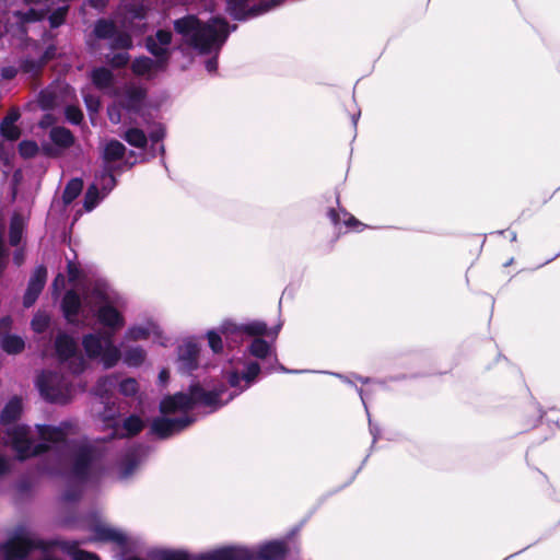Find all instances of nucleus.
I'll return each instance as SVG.
<instances>
[{"instance_id": "obj_1", "label": "nucleus", "mask_w": 560, "mask_h": 560, "mask_svg": "<svg viewBox=\"0 0 560 560\" xmlns=\"http://www.w3.org/2000/svg\"><path fill=\"white\" fill-rule=\"evenodd\" d=\"M21 411L22 402L14 397L0 415V424L8 425L0 432V442L11 446L19 459L50 453L55 464L48 470L52 474L66 472L78 483L86 482L102 471V458L106 451L103 444L71 440L69 436L74 432V427L70 422L57 427L37 424L34 429L28 425H11Z\"/></svg>"}, {"instance_id": "obj_2", "label": "nucleus", "mask_w": 560, "mask_h": 560, "mask_svg": "<svg viewBox=\"0 0 560 560\" xmlns=\"http://www.w3.org/2000/svg\"><path fill=\"white\" fill-rule=\"evenodd\" d=\"M259 373L260 365L257 362H249L243 374L235 371L226 373L228 383L233 388L231 393H228L224 385L210 390L199 385H191L189 393H177L165 397L160 404L162 416L153 419L151 432L161 439L179 433L194 422V419L188 416L191 408L200 405L210 408L211 411L219 409L248 388Z\"/></svg>"}, {"instance_id": "obj_3", "label": "nucleus", "mask_w": 560, "mask_h": 560, "mask_svg": "<svg viewBox=\"0 0 560 560\" xmlns=\"http://www.w3.org/2000/svg\"><path fill=\"white\" fill-rule=\"evenodd\" d=\"M83 302L100 324L110 330L83 336L82 347L88 358L98 360L105 369L115 366L120 359L130 368L140 366L147 358L142 347H128L121 352L113 341V334L125 325V318L118 311L122 306L121 298L106 284L96 282L84 292Z\"/></svg>"}, {"instance_id": "obj_4", "label": "nucleus", "mask_w": 560, "mask_h": 560, "mask_svg": "<svg viewBox=\"0 0 560 560\" xmlns=\"http://www.w3.org/2000/svg\"><path fill=\"white\" fill-rule=\"evenodd\" d=\"M174 28L183 42L199 54H214V57L208 59L205 65L207 71L213 73L218 68L217 56L236 26L230 27L229 23L219 16L203 23L195 15H187L176 20Z\"/></svg>"}, {"instance_id": "obj_5", "label": "nucleus", "mask_w": 560, "mask_h": 560, "mask_svg": "<svg viewBox=\"0 0 560 560\" xmlns=\"http://www.w3.org/2000/svg\"><path fill=\"white\" fill-rule=\"evenodd\" d=\"M285 547L281 541L261 545L257 550L242 546H231L208 552L190 556L183 550L162 549L156 551V560H280L284 557Z\"/></svg>"}, {"instance_id": "obj_6", "label": "nucleus", "mask_w": 560, "mask_h": 560, "mask_svg": "<svg viewBox=\"0 0 560 560\" xmlns=\"http://www.w3.org/2000/svg\"><path fill=\"white\" fill-rule=\"evenodd\" d=\"M69 375L44 371L37 377L36 385L40 395L50 402L66 404L74 394L84 390V385H74Z\"/></svg>"}, {"instance_id": "obj_7", "label": "nucleus", "mask_w": 560, "mask_h": 560, "mask_svg": "<svg viewBox=\"0 0 560 560\" xmlns=\"http://www.w3.org/2000/svg\"><path fill=\"white\" fill-rule=\"evenodd\" d=\"M115 102L108 107V118L113 124L126 122L125 115L137 114L142 107L145 91L136 83H127L117 92Z\"/></svg>"}, {"instance_id": "obj_8", "label": "nucleus", "mask_w": 560, "mask_h": 560, "mask_svg": "<svg viewBox=\"0 0 560 560\" xmlns=\"http://www.w3.org/2000/svg\"><path fill=\"white\" fill-rule=\"evenodd\" d=\"M55 350L61 366L67 369L71 376L74 377L86 369L88 362L80 352L75 339L68 334L57 335Z\"/></svg>"}, {"instance_id": "obj_9", "label": "nucleus", "mask_w": 560, "mask_h": 560, "mask_svg": "<svg viewBox=\"0 0 560 560\" xmlns=\"http://www.w3.org/2000/svg\"><path fill=\"white\" fill-rule=\"evenodd\" d=\"M28 4H34L22 14L25 22L40 21L48 16L51 27H58L65 22L68 7L59 5L52 10L55 0H24Z\"/></svg>"}, {"instance_id": "obj_10", "label": "nucleus", "mask_w": 560, "mask_h": 560, "mask_svg": "<svg viewBox=\"0 0 560 560\" xmlns=\"http://www.w3.org/2000/svg\"><path fill=\"white\" fill-rule=\"evenodd\" d=\"M93 34L97 39L108 42L112 49H129L132 47V38L127 30H120L112 20L100 19L95 22Z\"/></svg>"}, {"instance_id": "obj_11", "label": "nucleus", "mask_w": 560, "mask_h": 560, "mask_svg": "<svg viewBox=\"0 0 560 560\" xmlns=\"http://www.w3.org/2000/svg\"><path fill=\"white\" fill-rule=\"evenodd\" d=\"M36 548H43L42 541L30 533H21L2 544L0 550L4 560H25L27 555Z\"/></svg>"}, {"instance_id": "obj_12", "label": "nucleus", "mask_w": 560, "mask_h": 560, "mask_svg": "<svg viewBox=\"0 0 560 560\" xmlns=\"http://www.w3.org/2000/svg\"><path fill=\"white\" fill-rule=\"evenodd\" d=\"M220 332L225 338L229 347H235L243 342L244 336L267 335V325L262 322H252L246 325H237L232 322H224L220 326Z\"/></svg>"}, {"instance_id": "obj_13", "label": "nucleus", "mask_w": 560, "mask_h": 560, "mask_svg": "<svg viewBox=\"0 0 560 560\" xmlns=\"http://www.w3.org/2000/svg\"><path fill=\"white\" fill-rule=\"evenodd\" d=\"M282 0H261L259 5H252L253 0H226L229 13L236 20L257 16L281 3Z\"/></svg>"}, {"instance_id": "obj_14", "label": "nucleus", "mask_w": 560, "mask_h": 560, "mask_svg": "<svg viewBox=\"0 0 560 560\" xmlns=\"http://www.w3.org/2000/svg\"><path fill=\"white\" fill-rule=\"evenodd\" d=\"M1 136L13 142L21 137V129L15 125H7L5 122H1L0 126ZM14 156V147L12 143L5 144L3 142L0 143V161L2 162V173L3 176L7 177L11 172L12 165L11 160Z\"/></svg>"}, {"instance_id": "obj_15", "label": "nucleus", "mask_w": 560, "mask_h": 560, "mask_svg": "<svg viewBox=\"0 0 560 560\" xmlns=\"http://www.w3.org/2000/svg\"><path fill=\"white\" fill-rule=\"evenodd\" d=\"M199 347L192 340L178 346L177 370L182 374H191L199 366Z\"/></svg>"}, {"instance_id": "obj_16", "label": "nucleus", "mask_w": 560, "mask_h": 560, "mask_svg": "<svg viewBox=\"0 0 560 560\" xmlns=\"http://www.w3.org/2000/svg\"><path fill=\"white\" fill-rule=\"evenodd\" d=\"M61 307L63 315L69 324L77 326H89V324L85 322L81 299L75 291L70 290L65 294Z\"/></svg>"}, {"instance_id": "obj_17", "label": "nucleus", "mask_w": 560, "mask_h": 560, "mask_svg": "<svg viewBox=\"0 0 560 560\" xmlns=\"http://www.w3.org/2000/svg\"><path fill=\"white\" fill-rule=\"evenodd\" d=\"M124 16L121 24L124 28L132 32H143V22L147 19L148 8L140 2L125 3L122 5Z\"/></svg>"}, {"instance_id": "obj_18", "label": "nucleus", "mask_w": 560, "mask_h": 560, "mask_svg": "<svg viewBox=\"0 0 560 560\" xmlns=\"http://www.w3.org/2000/svg\"><path fill=\"white\" fill-rule=\"evenodd\" d=\"M12 319L3 317L0 319V348L8 354H18L25 348L24 339L11 332Z\"/></svg>"}, {"instance_id": "obj_19", "label": "nucleus", "mask_w": 560, "mask_h": 560, "mask_svg": "<svg viewBox=\"0 0 560 560\" xmlns=\"http://www.w3.org/2000/svg\"><path fill=\"white\" fill-rule=\"evenodd\" d=\"M49 138L54 145H43V150L48 156H59L74 143L73 135L65 127H54L49 132Z\"/></svg>"}, {"instance_id": "obj_20", "label": "nucleus", "mask_w": 560, "mask_h": 560, "mask_svg": "<svg viewBox=\"0 0 560 560\" xmlns=\"http://www.w3.org/2000/svg\"><path fill=\"white\" fill-rule=\"evenodd\" d=\"M172 33L166 30H159L154 35L148 36L145 46L156 58L167 63L171 54Z\"/></svg>"}, {"instance_id": "obj_21", "label": "nucleus", "mask_w": 560, "mask_h": 560, "mask_svg": "<svg viewBox=\"0 0 560 560\" xmlns=\"http://www.w3.org/2000/svg\"><path fill=\"white\" fill-rule=\"evenodd\" d=\"M47 270L44 266H38L28 282L24 294L23 304L25 307L32 306L37 300L46 282Z\"/></svg>"}, {"instance_id": "obj_22", "label": "nucleus", "mask_w": 560, "mask_h": 560, "mask_svg": "<svg viewBox=\"0 0 560 560\" xmlns=\"http://www.w3.org/2000/svg\"><path fill=\"white\" fill-rule=\"evenodd\" d=\"M162 332L160 327L152 320L130 326L125 332L126 341L147 340L150 337L160 339Z\"/></svg>"}, {"instance_id": "obj_23", "label": "nucleus", "mask_w": 560, "mask_h": 560, "mask_svg": "<svg viewBox=\"0 0 560 560\" xmlns=\"http://www.w3.org/2000/svg\"><path fill=\"white\" fill-rule=\"evenodd\" d=\"M91 80L92 83L101 91L109 94V95H116L117 92H121V89H116L114 85V75L113 72L105 68V67H98L94 68L91 71Z\"/></svg>"}, {"instance_id": "obj_24", "label": "nucleus", "mask_w": 560, "mask_h": 560, "mask_svg": "<svg viewBox=\"0 0 560 560\" xmlns=\"http://www.w3.org/2000/svg\"><path fill=\"white\" fill-rule=\"evenodd\" d=\"M92 532L94 539L98 541H113L117 545H124L127 541L124 533L103 522H96L92 527Z\"/></svg>"}, {"instance_id": "obj_25", "label": "nucleus", "mask_w": 560, "mask_h": 560, "mask_svg": "<svg viewBox=\"0 0 560 560\" xmlns=\"http://www.w3.org/2000/svg\"><path fill=\"white\" fill-rule=\"evenodd\" d=\"M166 66L162 59L156 58V60H152L149 57H139L133 60L131 65L132 71L138 75H152L154 72L159 70H163Z\"/></svg>"}, {"instance_id": "obj_26", "label": "nucleus", "mask_w": 560, "mask_h": 560, "mask_svg": "<svg viewBox=\"0 0 560 560\" xmlns=\"http://www.w3.org/2000/svg\"><path fill=\"white\" fill-rule=\"evenodd\" d=\"M126 152L125 145L117 141L110 140L108 141L103 149L102 156L104 161V167L114 168V163L120 161Z\"/></svg>"}, {"instance_id": "obj_27", "label": "nucleus", "mask_w": 560, "mask_h": 560, "mask_svg": "<svg viewBox=\"0 0 560 560\" xmlns=\"http://www.w3.org/2000/svg\"><path fill=\"white\" fill-rule=\"evenodd\" d=\"M118 384V375L112 374L106 375L104 377H101L95 387H94V394L102 398L103 400H106L110 397L113 392L117 388Z\"/></svg>"}, {"instance_id": "obj_28", "label": "nucleus", "mask_w": 560, "mask_h": 560, "mask_svg": "<svg viewBox=\"0 0 560 560\" xmlns=\"http://www.w3.org/2000/svg\"><path fill=\"white\" fill-rule=\"evenodd\" d=\"M24 225V217L22 214L14 213L11 218L9 233L10 244L12 246H18L20 244L23 235Z\"/></svg>"}, {"instance_id": "obj_29", "label": "nucleus", "mask_w": 560, "mask_h": 560, "mask_svg": "<svg viewBox=\"0 0 560 560\" xmlns=\"http://www.w3.org/2000/svg\"><path fill=\"white\" fill-rule=\"evenodd\" d=\"M114 168H106L101 172L100 175L95 177L93 184H98V190L106 196L115 186L116 179L113 175Z\"/></svg>"}, {"instance_id": "obj_30", "label": "nucleus", "mask_w": 560, "mask_h": 560, "mask_svg": "<svg viewBox=\"0 0 560 560\" xmlns=\"http://www.w3.org/2000/svg\"><path fill=\"white\" fill-rule=\"evenodd\" d=\"M143 421L138 416H130L124 420L120 430H115V434L120 436L135 435L143 429Z\"/></svg>"}, {"instance_id": "obj_31", "label": "nucleus", "mask_w": 560, "mask_h": 560, "mask_svg": "<svg viewBox=\"0 0 560 560\" xmlns=\"http://www.w3.org/2000/svg\"><path fill=\"white\" fill-rule=\"evenodd\" d=\"M140 447H129L126 452L122 460H121V467L124 469V477L129 476L133 468L138 465L140 462Z\"/></svg>"}, {"instance_id": "obj_32", "label": "nucleus", "mask_w": 560, "mask_h": 560, "mask_svg": "<svg viewBox=\"0 0 560 560\" xmlns=\"http://www.w3.org/2000/svg\"><path fill=\"white\" fill-rule=\"evenodd\" d=\"M105 196L98 190V184H92L84 197V208L92 211Z\"/></svg>"}, {"instance_id": "obj_33", "label": "nucleus", "mask_w": 560, "mask_h": 560, "mask_svg": "<svg viewBox=\"0 0 560 560\" xmlns=\"http://www.w3.org/2000/svg\"><path fill=\"white\" fill-rule=\"evenodd\" d=\"M83 182L79 178L71 179L63 191L62 199L66 205L71 203L81 192Z\"/></svg>"}, {"instance_id": "obj_34", "label": "nucleus", "mask_w": 560, "mask_h": 560, "mask_svg": "<svg viewBox=\"0 0 560 560\" xmlns=\"http://www.w3.org/2000/svg\"><path fill=\"white\" fill-rule=\"evenodd\" d=\"M124 139L136 148H144L148 141L145 133L138 128H129L124 133Z\"/></svg>"}, {"instance_id": "obj_35", "label": "nucleus", "mask_w": 560, "mask_h": 560, "mask_svg": "<svg viewBox=\"0 0 560 560\" xmlns=\"http://www.w3.org/2000/svg\"><path fill=\"white\" fill-rule=\"evenodd\" d=\"M271 351L270 345L261 338H256L249 346V353L258 359H265Z\"/></svg>"}, {"instance_id": "obj_36", "label": "nucleus", "mask_w": 560, "mask_h": 560, "mask_svg": "<svg viewBox=\"0 0 560 560\" xmlns=\"http://www.w3.org/2000/svg\"><path fill=\"white\" fill-rule=\"evenodd\" d=\"M118 390L124 396H135L139 390V384L136 378L127 377L124 380L118 378Z\"/></svg>"}, {"instance_id": "obj_37", "label": "nucleus", "mask_w": 560, "mask_h": 560, "mask_svg": "<svg viewBox=\"0 0 560 560\" xmlns=\"http://www.w3.org/2000/svg\"><path fill=\"white\" fill-rule=\"evenodd\" d=\"M5 225L3 220L0 218V276L5 269L9 261V250L4 242Z\"/></svg>"}, {"instance_id": "obj_38", "label": "nucleus", "mask_w": 560, "mask_h": 560, "mask_svg": "<svg viewBox=\"0 0 560 560\" xmlns=\"http://www.w3.org/2000/svg\"><path fill=\"white\" fill-rule=\"evenodd\" d=\"M50 324V318L47 314L38 312L34 315L31 326L35 332H44Z\"/></svg>"}, {"instance_id": "obj_39", "label": "nucleus", "mask_w": 560, "mask_h": 560, "mask_svg": "<svg viewBox=\"0 0 560 560\" xmlns=\"http://www.w3.org/2000/svg\"><path fill=\"white\" fill-rule=\"evenodd\" d=\"M19 152L23 158H33L38 152V145L35 141L25 140L19 144Z\"/></svg>"}, {"instance_id": "obj_40", "label": "nucleus", "mask_w": 560, "mask_h": 560, "mask_svg": "<svg viewBox=\"0 0 560 560\" xmlns=\"http://www.w3.org/2000/svg\"><path fill=\"white\" fill-rule=\"evenodd\" d=\"M222 337L223 336L221 335L220 329L218 331L210 330L208 332L209 346L214 353H219L223 350Z\"/></svg>"}, {"instance_id": "obj_41", "label": "nucleus", "mask_w": 560, "mask_h": 560, "mask_svg": "<svg viewBox=\"0 0 560 560\" xmlns=\"http://www.w3.org/2000/svg\"><path fill=\"white\" fill-rule=\"evenodd\" d=\"M66 117L69 122L79 125L83 119V113L75 106H68L66 108Z\"/></svg>"}, {"instance_id": "obj_42", "label": "nucleus", "mask_w": 560, "mask_h": 560, "mask_svg": "<svg viewBox=\"0 0 560 560\" xmlns=\"http://www.w3.org/2000/svg\"><path fill=\"white\" fill-rule=\"evenodd\" d=\"M107 61L110 66L120 68L128 63L129 55L126 51L118 52V54L113 55L110 58L108 57Z\"/></svg>"}, {"instance_id": "obj_43", "label": "nucleus", "mask_w": 560, "mask_h": 560, "mask_svg": "<svg viewBox=\"0 0 560 560\" xmlns=\"http://www.w3.org/2000/svg\"><path fill=\"white\" fill-rule=\"evenodd\" d=\"M42 67L40 62H37L35 60H24L21 65V69L26 73L36 74Z\"/></svg>"}, {"instance_id": "obj_44", "label": "nucleus", "mask_w": 560, "mask_h": 560, "mask_svg": "<svg viewBox=\"0 0 560 560\" xmlns=\"http://www.w3.org/2000/svg\"><path fill=\"white\" fill-rule=\"evenodd\" d=\"M84 102L86 104L88 109L91 113H95L100 108V100L95 96L84 94Z\"/></svg>"}, {"instance_id": "obj_45", "label": "nucleus", "mask_w": 560, "mask_h": 560, "mask_svg": "<svg viewBox=\"0 0 560 560\" xmlns=\"http://www.w3.org/2000/svg\"><path fill=\"white\" fill-rule=\"evenodd\" d=\"M73 560H100L98 557L92 552L84 550H77L73 552Z\"/></svg>"}, {"instance_id": "obj_46", "label": "nucleus", "mask_w": 560, "mask_h": 560, "mask_svg": "<svg viewBox=\"0 0 560 560\" xmlns=\"http://www.w3.org/2000/svg\"><path fill=\"white\" fill-rule=\"evenodd\" d=\"M20 119V112L18 109H11L8 115L3 118V122L7 125L15 124Z\"/></svg>"}, {"instance_id": "obj_47", "label": "nucleus", "mask_w": 560, "mask_h": 560, "mask_svg": "<svg viewBox=\"0 0 560 560\" xmlns=\"http://www.w3.org/2000/svg\"><path fill=\"white\" fill-rule=\"evenodd\" d=\"M16 74H18V70L15 67H12V66L4 67L1 70V77L5 80H11V79L15 78Z\"/></svg>"}, {"instance_id": "obj_48", "label": "nucleus", "mask_w": 560, "mask_h": 560, "mask_svg": "<svg viewBox=\"0 0 560 560\" xmlns=\"http://www.w3.org/2000/svg\"><path fill=\"white\" fill-rule=\"evenodd\" d=\"M13 261L16 266H21L24 262V249L18 248L13 253Z\"/></svg>"}, {"instance_id": "obj_49", "label": "nucleus", "mask_w": 560, "mask_h": 560, "mask_svg": "<svg viewBox=\"0 0 560 560\" xmlns=\"http://www.w3.org/2000/svg\"><path fill=\"white\" fill-rule=\"evenodd\" d=\"M68 273L70 280L74 281L78 279L79 270L73 262L68 264Z\"/></svg>"}, {"instance_id": "obj_50", "label": "nucleus", "mask_w": 560, "mask_h": 560, "mask_svg": "<svg viewBox=\"0 0 560 560\" xmlns=\"http://www.w3.org/2000/svg\"><path fill=\"white\" fill-rule=\"evenodd\" d=\"M163 137H164V129L162 127H159L156 130H154L151 133V140L155 143L160 142Z\"/></svg>"}, {"instance_id": "obj_51", "label": "nucleus", "mask_w": 560, "mask_h": 560, "mask_svg": "<svg viewBox=\"0 0 560 560\" xmlns=\"http://www.w3.org/2000/svg\"><path fill=\"white\" fill-rule=\"evenodd\" d=\"M9 469V460L0 455V475L7 472Z\"/></svg>"}, {"instance_id": "obj_52", "label": "nucleus", "mask_w": 560, "mask_h": 560, "mask_svg": "<svg viewBox=\"0 0 560 560\" xmlns=\"http://www.w3.org/2000/svg\"><path fill=\"white\" fill-rule=\"evenodd\" d=\"M170 377V373L167 370H162L159 374V380L162 384H165Z\"/></svg>"}, {"instance_id": "obj_53", "label": "nucleus", "mask_w": 560, "mask_h": 560, "mask_svg": "<svg viewBox=\"0 0 560 560\" xmlns=\"http://www.w3.org/2000/svg\"><path fill=\"white\" fill-rule=\"evenodd\" d=\"M90 2L91 5L96 9H102L103 7H105V0H90Z\"/></svg>"}, {"instance_id": "obj_54", "label": "nucleus", "mask_w": 560, "mask_h": 560, "mask_svg": "<svg viewBox=\"0 0 560 560\" xmlns=\"http://www.w3.org/2000/svg\"><path fill=\"white\" fill-rule=\"evenodd\" d=\"M328 214H329L330 220L334 223H338L339 222V214L337 213L336 210H334V209L329 210Z\"/></svg>"}, {"instance_id": "obj_55", "label": "nucleus", "mask_w": 560, "mask_h": 560, "mask_svg": "<svg viewBox=\"0 0 560 560\" xmlns=\"http://www.w3.org/2000/svg\"><path fill=\"white\" fill-rule=\"evenodd\" d=\"M345 223H346L347 225L360 224V222H359L358 220H355V218H353V217H351V215L349 217V219H348V220H345Z\"/></svg>"}, {"instance_id": "obj_56", "label": "nucleus", "mask_w": 560, "mask_h": 560, "mask_svg": "<svg viewBox=\"0 0 560 560\" xmlns=\"http://www.w3.org/2000/svg\"><path fill=\"white\" fill-rule=\"evenodd\" d=\"M54 50H55V49H54L52 47H49V48L46 50V52H45V58H46V59L51 58V57L54 56Z\"/></svg>"}, {"instance_id": "obj_57", "label": "nucleus", "mask_w": 560, "mask_h": 560, "mask_svg": "<svg viewBox=\"0 0 560 560\" xmlns=\"http://www.w3.org/2000/svg\"><path fill=\"white\" fill-rule=\"evenodd\" d=\"M358 390H359V395H360V397L362 399V402H363L364 407L366 408V405H365V393H364L363 389H358Z\"/></svg>"}, {"instance_id": "obj_58", "label": "nucleus", "mask_w": 560, "mask_h": 560, "mask_svg": "<svg viewBox=\"0 0 560 560\" xmlns=\"http://www.w3.org/2000/svg\"><path fill=\"white\" fill-rule=\"evenodd\" d=\"M370 430H371V433L373 434L374 441H375L376 440V433H375L374 428L371 424H370Z\"/></svg>"}, {"instance_id": "obj_59", "label": "nucleus", "mask_w": 560, "mask_h": 560, "mask_svg": "<svg viewBox=\"0 0 560 560\" xmlns=\"http://www.w3.org/2000/svg\"><path fill=\"white\" fill-rule=\"evenodd\" d=\"M280 327H281V325H278V326L273 329L272 334H273L275 336L279 332Z\"/></svg>"}, {"instance_id": "obj_60", "label": "nucleus", "mask_w": 560, "mask_h": 560, "mask_svg": "<svg viewBox=\"0 0 560 560\" xmlns=\"http://www.w3.org/2000/svg\"><path fill=\"white\" fill-rule=\"evenodd\" d=\"M61 279L63 280V277L61 275H59L56 279H55V284L58 282V280Z\"/></svg>"}, {"instance_id": "obj_61", "label": "nucleus", "mask_w": 560, "mask_h": 560, "mask_svg": "<svg viewBox=\"0 0 560 560\" xmlns=\"http://www.w3.org/2000/svg\"><path fill=\"white\" fill-rule=\"evenodd\" d=\"M511 238L514 241L516 238V234L515 233H511Z\"/></svg>"}, {"instance_id": "obj_62", "label": "nucleus", "mask_w": 560, "mask_h": 560, "mask_svg": "<svg viewBox=\"0 0 560 560\" xmlns=\"http://www.w3.org/2000/svg\"><path fill=\"white\" fill-rule=\"evenodd\" d=\"M352 118H353V122H354V125H355V124H357V119H358V117H357V116H353Z\"/></svg>"}, {"instance_id": "obj_63", "label": "nucleus", "mask_w": 560, "mask_h": 560, "mask_svg": "<svg viewBox=\"0 0 560 560\" xmlns=\"http://www.w3.org/2000/svg\"><path fill=\"white\" fill-rule=\"evenodd\" d=\"M280 370L283 372H290L289 370H285L283 366H281Z\"/></svg>"}]
</instances>
